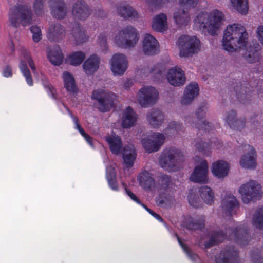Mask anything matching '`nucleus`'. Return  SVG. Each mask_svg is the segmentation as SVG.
Listing matches in <instances>:
<instances>
[{"label":"nucleus","instance_id":"13d9d810","mask_svg":"<svg viewBox=\"0 0 263 263\" xmlns=\"http://www.w3.org/2000/svg\"><path fill=\"white\" fill-rule=\"evenodd\" d=\"M252 224L256 228L263 230V215H253Z\"/></svg>","mask_w":263,"mask_h":263},{"label":"nucleus","instance_id":"473e14b6","mask_svg":"<svg viewBox=\"0 0 263 263\" xmlns=\"http://www.w3.org/2000/svg\"><path fill=\"white\" fill-rule=\"evenodd\" d=\"M62 78L64 87L68 92L71 94H75L78 92V88L72 74L69 72L64 71L62 74Z\"/></svg>","mask_w":263,"mask_h":263},{"label":"nucleus","instance_id":"5701e85b","mask_svg":"<svg viewBox=\"0 0 263 263\" xmlns=\"http://www.w3.org/2000/svg\"><path fill=\"white\" fill-rule=\"evenodd\" d=\"M64 27L59 23L52 24L48 28L47 37L52 41L58 42L62 40L65 36Z\"/></svg>","mask_w":263,"mask_h":263},{"label":"nucleus","instance_id":"69168bd1","mask_svg":"<svg viewBox=\"0 0 263 263\" xmlns=\"http://www.w3.org/2000/svg\"><path fill=\"white\" fill-rule=\"evenodd\" d=\"M3 75L5 77H11L12 76V69L9 66H6L3 71Z\"/></svg>","mask_w":263,"mask_h":263},{"label":"nucleus","instance_id":"3c124183","mask_svg":"<svg viewBox=\"0 0 263 263\" xmlns=\"http://www.w3.org/2000/svg\"><path fill=\"white\" fill-rule=\"evenodd\" d=\"M208 105L205 102H202L196 111V116L199 120L204 119L208 115Z\"/></svg>","mask_w":263,"mask_h":263},{"label":"nucleus","instance_id":"f3484780","mask_svg":"<svg viewBox=\"0 0 263 263\" xmlns=\"http://www.w3.org/2000/svg\"><path fill=\"white\" fill-rule=\"evenodd\" d=\"M239 207V201L233 194H226L222 197L220 208L223 212L235 213L238 212Z\"/></svg>","mask_w":263,"mask_h":263},{"label":"nucleus","instance_id":"2f4dec72","mask_svg":"<svg viewBox=\"0 0 263 263\" xmlns=\"http://www.w3.org/2000/svg\"><path fill=\"white\" fill-rule=\"evenodd\" d=\"M140 186L147 191H153L155 186L152 175L147 171L141 173L138 177Z\"/></svg>","mask_w":263,"mask_h":263},{"label":"nucleus","instance_id":"f257e3e1","mask_svg":"<svg viewBox=\"0 0 263 263\" xmlns=\"http://www.w3.org/2000/svg\"><path fill=\"white\" fill-rule=\"evenodd\" d=\"M221 46L230 55L246 49L245 56L248 62L252 63L258 60L256 47L249 46V34L246 27L241 24L235 23L226 27L223 31Z\"/></svg>","mask_w":263,"mask_h":263},{"label":"nucleus","instance_id":"6ab92c4d","mask_svg":"<svg viewBox=\"0 0 263 263\" xmlns=\"http://www.w3.org/2000/svg\"><path fill=\"white\" fill-rule=\"evenodd\" d=\"M166 79L169 83L174 86L184 85L186 78L184 71L178 67H174L168 70Z\"/></svg>","mask_w":263,"mask_h":263},{"label":"nucleus","instance_id":"ddd939ff","mask_svg":"<svg viewBox=\"0 0 263 263\" xmlns=\"http://www.w3.org/2000/svg\"><path fill=\"white\" fill-rule=\"evenodd\" d=\"M110 69L114 76L124 74L128 67V61L127 56L118 53L114 54L109 60Z\"/></svg>","mask_w":263,"mask_h":263},{"label":"nucleus","instance_id":"bf43d9fd","mask_svg":"<svg viewBox=\"0 0 263 263\" xmlns=\"http://www.w3.org/2000/svg\"><path fill=\"white\" fill-rule=\"evenodd\" d=\"M106 177L108 179L109 184L110 187L113 190H118V185L116 182V181L114 180V178L115 177V174L114 172L111 173L110 174H107Z\"/></svg>","mask_w":263,"mask_h":263},{"label":"nucleus","instance_id":"8fccbe9b","mask_svg":"<svg viewBox=\"0 0 263 263\" xmlns=\"http://www.w3.org/2000/svg\"><path fill=\"white\" fill-rule=\"evenodd\" d=\"M44 2V0H34L32 8L36 16H41L44 13L45 8Z\"/></svg>","mask_w":263,"mask_h":263},{"label":"nucleus","instance_id":"09e8293b","mask_svg":"<svg viewBox=\"0 0 263 263\" xmlns=\"http://www.w3.org/2000/svg\"><path fill=\"white\" fill-rule=\"evenodd\" d=\"M174 236L176 237L179 244L182 249L184 250L188 257L193 262H196L199 259L198 256L193 252H192L189 247L183 243L181 238L176 233L174 234Z\"/></svg>","mask_w":263,"mask_h":263},{"label":"nucleus","instance_id":"79ce46f5","mask_svg":"<svg viewBox=\"0 0 263 263\" xmlns=\"http://www.w3.org/2000/svg\"><path fill=\"white\" fill-rule=\"evenodd\" d=\"M85 53L82 51H77L69 54L67 58V62L72 66L80 65L85 58Z\"/></svg>","mask_w":263,"mask_h":263},{"label":"nucleus","instance_id":"423d86ee","mask_svg":"<svg viewBox=\"0 0 263 263\" xmlns=\"http://www.w3.org/2000/svg\"><path fill=\"white\" fill-rule=\"evenodd\" d=\"M238 191L242 202L246 204L259 200L263 195L261 185L254 180L242 183L239 187Z\"/></svg>","mask_w":263,"mask_h":263},{"label":"nucleus","instance_id":"c03bdc74","mask_svg":"<svg viewBox=\"0 0 263 263\" xmlns=\"http://www.w3.org/2000/svg\"><path fill=\"white\" fill-rule=\"evenodd\" d=\"M118 13L124 18H135L137 16V11L128 5L120 6L118 8Z\"/></svg>","mask_w":263,"mask_h":263},{"label":"nucleus","instance_id":"338daca9","mask_svg":"<svg viewBox=\"0 0 263 263\" xmlns=\"http://www.w3.org/2000/svg\"><path fill=\"white\" fill-rule=\"evenodd\" d=\"M126 192L127 194L128 195V196L135 202H137V203L140 204V202L139 199L138 198V197L131 191L126 189Z\"/></svg>","mask_w":263,"mask_h":263},{"label":"nucleus","instance_id":"5fc2aeb1","mask_svg":"<svg viewBox=\"0 0 263 263\" xmlns=\"http://www.w3.org/2000/svg\"><path fill=\"white\" fill-rule=\"evenodd\" d=\"M237 118L236 112L232 110L226 113L224 120L230 127L231 126V123H233Z\"/></svg>","mask_w":263,"mask_h":263},{"label":"nucleus","instance_id":"c9c22d12","mask_svg":"<svg viewBox=\"0 0 263 263\" xmlns=\"http://www.w3.org/2000/svg\"><path fill=\"white\" fill-rule=\"evenodd\" d=\"M230 6L232 10L239 14L246 15L248 13V0H231Z\"/></svg>","mask_w":263,"mask_h":263},{"label":"nucleus","instance_id":"c756f323","mask_svg":"<svg viewBox=\"0 0 263 263\" xmlns=\"http://www.w3.org/2000/svg\"><path fill=\"white\" fill-rule=\"evenodd\" d=\"M231 237H233L234 241L241 246L244 247L248 245L250 236L247 229L237 227L232 233Z\"/></svg>","mask_w":263,"mask_h":263},{"label":"nucleus","instance_id":"412c9836","mask_svg":"<svg viewBox=\"0 0 263 263\" xmlns=\"http://www.w3.org/2000/svg\"><path fill=\"white\" fill-rule=\"evenodd\" d=\"M199 87L195 82H192L185 88L184 94L180 100L182 105L190 104L199 93Z\"/></svg>","mask_w":263,"mask_h":263},{"label":"nucleus","instance_id":"58836bf2","mask_svg":"<svg viewBox=\"0 0 263 263\" xmlns=\"http://www.w3.org/2000/svg\"><path fill=\"white\" fill-rule=\"evenodd\" d=\"M199 193H198L196 190L192 189L189 191L187 196L189 204L195 209H199L203 206L201 198L199 196Z\"/></svg>","mask_w":263,"mask_h":263},{"label":"nucleus","instance_id":"4be33fe9","mask_svg":"<svg viewBox=\"0 0 263 263\" xmlns=\"http://www.w3.org/2000/svg\"><path fill=\"white\" fill-rule=\"evenodd\" d=\"M105 140L108 143L111 152L115 155H121L124 146L121 137L116 134L109 135L105 137Z\"/></svg>","mask_w":263,"mask_h":263},{"label":"nucleus","instance_id":"37998d69","mask_svg":"<svg viewBox=\"0 0 263 263\" xmlns=\"http://www.w3.org/2000/svg\"><path fill=\"white\" fill-rule=\"evenodd\" d=\"M165 69L166 67L164 65L161 63H159L153 66L151 68V69L149 67H145L141 69L140 70V73L142 77L148 76L151 73L155 74H161L165 71Z\"/></svg>","mask_w":263,"mask_h":263},{"label":"nucleus","instance_id":"6e6d98bb","mask_svg":"<svg viewBox=\"0 0 263 263\" xmlns=\"http://www.w3.org/2000/svg\"><path fill=\"white\" fill-rule=\"evenodd\" d=\"M200 0H178L179 4L186 8H194L197 6Z\"/></svg>","mask_w":263,"mask_h":263},{"label":"nucleus","instance_id":"a211bd4d","mask_svg":"<svg viewBox=\"0 0 263 263\" xmlns=\"http://www.w3.org/2000/svg\"><path fill=\"white\" fill-rule=\"evenodd\" d=\"M244 151L247 152L239 160V164L245 169H253L256 166V154L254 148L250 145L244 146Z\"/></svg>","mask_w":263,"mask_h":263},{"label":"nucleus","instance_id":"ea45409f","mask_svg":"<svg viewBox=\"0 0 263 263\" xmlns=\"http://www.w3.org/2000/svg\"><path fill=\"white\" fill-rule=\"evenodd\" d=\"M48 58L53 65L57 66L60 65L63 60V55L59 47L50 51L48 53Z\"/></svg>","mask_w":263,"mask_h":263},{"label":"nucleus","instance_id":"9d476101","mask_svg":"<svg viewBox=\"0 0 263 263\" xmlns=\"http://www.w3.org/2000/svg\"><path fill=\"white\" fill-rule=\"evenodd\" d=\"M137 101L142 107H147L155 104L159 99L158 91L151 86L141 88L137 95Z\"/></svg>","mask_w":263,"mask_h":263},{"label":"nucleus","instance_id":"f8f14e48","mask_svg":"<svg viewBox=\"0 0 263 263\" xmlns=\"http://www.w3.org/2000/svg\"><path fill=\"white\" fill-rule=\"evenodd\" d=\"M165 139L163 134L154 132L141 140L144 149L148 153L157 152L163 145Z\"/></svg>","mask_w":263,"mask_h":263},{"label":"nucleus","instance_id":"f704fd0d","mask_svg":"<svg viewBox=\"0 0 263 263\" xmlns=\"http://www.w3.org/2000/svg\"><path fill=\"white\" fill-rule=\"evenodd\" d=\"M173 18L176 24L180 27L187 25L191 21L189 12L182 9H178L174 13Z\"/></svg>","mask_w":263,"mask_h":263},{"label":"nucleus","instance_id":"6e6552de","mask_svg":"<svg viewBox=\"0 0 263 263\" xmlns=\"http://www.w3.org/2000/svg\"><path fill=\"white\" fill-rule=\"evenodd\" d=\"M180 57H189L197 53L201 49L200 40L195 36L182 35L177 42Z\"/></svg>","mask_w":263,"mask_h":263},{"label":"nucleus","instance_id":"393cba45","mask_svg":"<svg viewBox=\"0 0 263 263\" xmlns=\"http://www.w3.org/2000/svg\"><path fill=\"white\" fill-rule=\"evenodd\" d=\"M49 3L54 17L62 19L66 16L67 8L63 0H50Z\"/></svg>","mask_w":263,"mask_h":263},{"label":"nucleus","instance_id":"052dcab7","mask_svg":"<svg viewBox=\"0 0 263 263\" xmlns=\"http://www.w3.org/2000/svg\"><path fill=\"white\" fill-rule=\"evenodd\" d=\"M252 259L254 263H263L261 251L257 252L253 250L252 253Z\"/></svg>","mask_w":263,"mask_h":263},{"label":"nucleus","instance_id":"7c9ffc66","mask_svg":"<svg viewBox=\"0 0 263 263\" xmlns=\"http://www.w3.org/2000/svg\"><path fill=\"white\" fill-rule=\"evenodd\" d=\"M137 115L130 107H127L123 111L122 117V125L124 128H129L135 125Z\"/></svg>","mask_w":263,"mask_h":263},{"label":"nucleus","instance_id":"9b49d317","mask_svg":"<svg viewBox=\"0 0 263 263\" xmlns=\"http://www.w3.org/2000/svg\"><path fill=\"white\" fill-rule=\"evenodd\" d=\"M195 161L196 166L190 176V180L195 183H208L209 166L207 161L200 158H196Z\"/></svg>","mask_w":263,"mask_h":263},{"label":"nucleus","instance_id":"2eb2a0df","mask_svg":"<svg viewBox=\"0 0 263 263\" xmlns=\"http://www.w3.org/2000/svg\"><path fill=\"white\" fill-rule=\"evenodd\" d=\"M141 48L143 53L148 56L157 54L160 51V45L158 41L149 33L144 34Z\"/></svg>","mask_w":263,"mask_h":263},{"label":"nucleus","instance_id":"a878e982","mask_svg":"<svg viewBox=\"0 0 263 263\" xmlns=\"http://www.w3.org/2000/svg\"><path fill=\"white\" fill-rule=\"evenodd\" d=\"M165 120L162 112L158 109H152L146 115V120L154 128H159Z\"/></svg>","mask_w":263,"mask_h":263},{"label":"nucleus","instance_id":"dca6fc26","mask_svg":"<svg viewBox=\"0 0 263 263\" xmlns=\"http://www.w3.org/2000/svg\"><path fill=\"white\" fill-rule=\"evenodd\" d=\"M215 263H239L238 252L234 247L228 246L215 256Z\"/></svg>","mask_w":263,"mask_h":263},{"label":"nucleus","instance_id":"7ed1b4c3","mask_svg":"<svg viewBox=\"0 0 263 263\" xmlns=\"http://www.w3.org/2000/svg\"><path fill=\"white\" fill-rule=\"evenodd\" d=\"M184 160L183 152L175 147L166 148L159 157V162L160 166L168 172L177 171L180 164Z\"/></svg>","mask_w":263,"mask_h":263},{"label":"nucleus","instance_id":"603ef678","mask_svg":"<svg viewBox=\"0 0 263 263\" xmlns=\"http://www.w3.org/2000/svg\"><path fill=\"white\" fill-rule=\"evenodd\" d=\"M106 38L107 34L106 33H100L98 37V44L103 51H106L108 48Z\"/></svg>","mask_w":263,"mask_h":263},{"label":"nucleus","instance_id":"49530a36","mask_svg":"<svg viewBox=\"0 0 263 263\" xmlns=\"http://www.w3.org/2000/svg\"><path fill=\"white\" fill-rule=\"evenodd\" d=\"M72 34L76 43L79 44L85 42L87 39L85 30L79 26L72 29Z\"/></svg>","mask_w":263,"mask_h":263},{"label":"nucleus","instance_id":"0eeeda50","mask_svg":"<svg viewBox=\"0 0 263 263\" xmlns=\"http://www.w3.org/2000/svg\"><path fill=\"white\" fill-rule=\"evenodd\" d=\"M139 40L138 30L130 26L125 27L118 31L114 37L115 43L124 49L134 48Z\"/></svg>","mask_w":263,"mask_h":263},{"label":"nucleus","instance_id":"1a4fd4ad","mask_svg":"<svg viewBox=\"0 0 263 263\" xmlns=\"http://www.w3.org/2000/svg\"><path fill=\"white\" fill-rule=\"evenodd\" d=\"M92 98L98 102V107L101 111L106 112L113 107L116 95L103 89H98L92 92Z\"/></svg>","mask_w":263,"mask_h":263},{"label":"nucleus","instance_id":"20e7f679","mask_svg":"<svg viewBox=\"0 0 263 263\" xmlns=\"http://www.w3.org/2000/svg\"><path fill=\"white\" fill-rule=\"evenodd\" d=\"M159 195L156 198L157 204L162 208H170L174 206L175 199L173 194L174 183L167 175L162 176L159 180Z\"/></svg>","mask_w":263,"mask_h":263},{"label":"nucleus","instance_id":"774afa93","mask_svg":"<svg viewBox=\"0 0 263 263\" xmlns=\"http://www.w3.org/2000/svg\"><path fill=\"white\" fill-rule=\"evenodd\" d=\"M152 215L154 216V217L155 219H156L159 222L162 223L165 226L166 228L168 230V231H170L169 227L166 224V223L164 221L163 218H162V217L160 215Z\"/></svg>","mask_w":263,"mask_h":263},{"label":"nucleus","instance_id":"c85d7f7f","mask_svg":"<svg viewBox=\"0 0 263 263\" xmlns=\"http://www.w3.org/2000/svg\"><path fill=\"white\" fill-rule=\"evenodd\" d=\"M123 163L127 167H132L136 160L137 153L133 145L128 144L122 150Z\"/></svg>","mask_w":263,"mask_h":263},{"label":"nucleus","instance_id":"39448f33","mask_svg":"<svg viewBox=\"0 0 263 263\" xmlns=\"http://www.w3.org/2000/svg\"><path fill=\"white\" fill-rule=\"evenodd\" d=\"M10 24L17 27L21 24L23 26L30 25L33 22V14L30 7L17 5L11 7L9 13Z\"/></svg>","mask_w":263,"mask_h":263},{"label":"nucleus","instance_id":"b1692460","mask_svg":"<svg viewBox=\"0 0 263 263\" xmlns=\"http://www.w3.org/2000/svg\"><path fill=\"white\" fill-rule=\"evenodd\" d=\"M211 172L213 175L216 178L223 179L228 175L229 164L226 161H216L212 164Z\"/></svg>","mask_w":263,"mask_h":263},{"label":"nucleus","instance_id":"a19ab883","mask_svg":"<svg viewBox=\"0 0 263 263\" xmlns=\"http://www.w3.org/2000/svg\"><path fill=\"white\" fill-rule=\"evenodd\" d=\"M184 127L182 123L176 121L171 122L164 129V133L168 136L180 134L183 132Z\"/></svg>","mask_w":263,"mask_h":263},{"label":"nucleus","instance_id":"a18cd8bd","mask_svg":"<svg viewBox=\"0 0 263 263\" xmlns=\"http://www.w3.org/2000/svg\"><path fill=\"white\" fill-rule=\"evenodd\" d=\"M70 116L72 118L73 122L74 124V128L78 129L82 136L84 138L86 141L88 143V144L91 146H93V140L92 138L86 134L83 129L81 127L79 123L78 118L72 115V114L69 110L68 108H66Z\"/></svg>","mask_w":263,"mask_h":263},{"label":"nucleus","instance_id":"0e129e2a","mask_svg":"<svg viewBox=\"0 0 263 263\" xmlns=\"http://www.w3.org/2000/svg\"><path fill=\"white\" fill-rule=\"evenodd\" d=\"M133 85V81L131 79H127L125 80L122 85V87L124 89H129Z\"/></svg>","mask_w":263,"mask_h":263},{"label":"nucleus","instance_id":"de8ad7c7","mask_svg":"<svg viewBox=\"0 0 263 263\" xmlns=\"http://www.w3.org/2000/svg\"><path fill=\"white\" fill-rule=\"evenodd\" d=\"M195 146L198 151L206 156H209L213 151L210 142L201 140L196 142Z\"/></svg>","mask_w":263,"mask_h":263},{"label":"nucleus","instance_id":"4468645a","mask_svg":"<svg viewBox=\"0 0 263 263\" xmlns=\"http://www.w3.org/2000/svg\"><path fill=\"white\" fill-rule=\"evenodd\" d=\"M21 49L23 54V58L21 60L19 67L21 72L25 77L27 84L29 86H32L33 85V81L26 63H28L33 73L36 72V68L27 50L24 48H21Z\"/></svg>","mask_w":263,"mask_h":263},{"label":"nucleus","instance_id":"bb28decb","mask_svg":"<svg viewBox=\"0 0 263 263\" xmlns=\"http://www.w3.org/2000/svg\"><path fill=\"white\" fill-rule=\"evenodd\" d=\"M100 58L96 54L90 55L83 64V69L87 75H92L99 68Z\"/></svg>","mask_w":263,"mask_h":263},{"label":"nucleus","instance_id":"680f3d73","mask_svg":"<svg viewBox=\"0 0 263 263\" xmlns=\"http://www.w3.org/2000/svg\"><path fill=\"white\" fill-rule=\"evenodd\" d=\"M256 37L260 44L263 46V25H259L256 30Z\"/></svg>","mask_w":263,"mask_h":263},{"label":"nucleus","instance_id":"cd10ccee","mask_svg":"<svg viewBox=\"0 0 263 263\" xmlns=\"http://www.w3.org/2000/svg\"><path fill=\"white\" fill-rule=\"evenodd\" d=\"M167 17L164 13L155 15L152 20V28L156 32H164L168 29Z\"/></svg>","mask_w":263,"mask_h":263},{"label":"nucleus","instance_id":"4c0bfd02","mask_svg":"<svg viewBox=\"0 0 263 263\" xmlns=\"http://www.w3.org/2000/svg\"><path fill=\"white\" fill-rule=\"evenodd\" d=\"M226 237L225 233L222 231L213 232L209 241L205 243V247L209 248L218 243L222 242Z\"/></svg>","mask_w":263,"mask_h":263},{"label":"nucleus","instance_id":"864d4df0","mask_svg":"<svg viewBox=\"0 0 263 263\" xmlns=\"http://www.w3.org/2000/svg\"><path fill=\"white\" fill-rule=\"evenodd\" d=\"M30 31L32 33L33 40L35 42H39L42 39L41 30L36 25H33L30 27Z\"/></svg>","mask_w":263,"mask_h":263},{"label":"nucleus","instance_id":"e433bc0d","mask_svg":"<svg viewBox=\"0 0 263 263\" xmlns=\"http://www.w3.org/2000/svg\"><path fill=\"white\" fill-rule=\"evenodd\" d=\"M182 226L189 230H201L204 226V222L202 219L194 220L189 217L182 222Z\"/></svg>","mask_w":263,"mask_h":263},{"label":"nucleus","instance_id":"aec40b11","mask_svg":"<svg viewBox=\"0 0 263 263\" xmlns=\"http://www.w3.org/2000/svg\"><path fill=\"white\" fill-rule=\"evenodd\" d=\"M90 13L88 6L83 0L77 1L72 6V14L75 19L85 20Z\"/></svg>","mask_w":263,"mask_h":263},{"label":"nucleus","instance_id":"f03ea898","mask_svg":"<svg viewBox=\"0 0 263 263\" xmlns=\"http://www.w3.org/2000/svg\"><path fill=\"white\" fill-rule=\"evenodd\" d=\"M224 13L218 9L198 11L193 19L194 27L204 33L215 35L224 20Z\"/></svg>","mask_w":263,"mask_h":263},{"label":"nucleus","instance_id":"e2e57ef3","mask_svg":"<svg viewBox=\"0 0 263 263\" xmlns=\"http://www.w3.org/2000/svg\"><path fill=\"white\" fill-rule=\"evenodd\" d=\"M212 151L215 149H219L222 146L221 142L218 140L213 141L210 142Z\"/></svg>","mask_w":263,"mask_h":263},{"label":"nucleus","instance_id":"72a5a7b5","mask_svg":"<svg viewBox=\"0 0 263 263\" xmlns=\"http://www.w3.org/2000/svg\"><path fill=\"white\" fill-rule=\"evenodd\" d=\"M200 197L203 201L208 204L212 205L215 202V194L213 190L207 185H203L198 189Z\"/></svg>","mask_w":263,"mask_h":263},{"label":"nucleus","instance_id":"4d7b16f0","mask_svg":"<svg viewBox=\"0 0 263 263\" xmlns=\"http://www.w3.org/2000/svg\"><path fill=\"white\" fill-rule=\"evenodd\" d=\"M245 123L246 121L245 119L237 118L233 123H231L230 127L233 129L240 130L245 127Z\"/></svg>","mask_w":263,"mask_h":263}]
</instances>
